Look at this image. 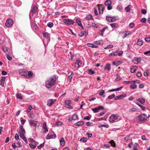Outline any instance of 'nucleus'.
<instances>
[{
  "mask_svg": "<svg viewBox=\"0 0 150 150\" xmlns=\"http://www.w3.org/2000/svg\"><path fill=\"white\" fill-rule=\"evenodd\" d=\"M47 26L50 28H51L53 26V24L52 23V22H49L47 24Z\"/></svg>",
  "mask_w": 150,
  "mask_h": 150,
  "instance_id": "ea45409f",
  "label": "nucleus"
},
{
  "mask_svg": "<svg viewBox=\"0 0 150 150\" xmlns=\"http://www.w3.org/2000/svg\"><path fill=\"white\" fill-rule=\"evenodd\" d=\"M117 8L118 10L120 11L122 9V7L121 5H119L117 6Z\"/></svg>",
  "mask_w": 150,
  "mask_h": 150,
  "instance_id": "864d4df0",
  "label": "nucleus"
},
{
  "mask_svg": "<svg viewBox=\"0 0 150 150\" xmlns=\"http://www.w3.org/2000/svg\"><path fill=\"white\" fill-rule=\"evenodd\" d=\"M4 82L3 81H2L1 80L0 81V84L2 87H4Z\"/></svg>",
  "mask_w": 150,
  "mask_h": 150,
  "instance_id": "052dcab7",
  "label": "nucleus"
},
{
  "mask_svg": "<svg viewBox=\"0 0 150 150\" xmlns=\"http://www.w3.org/2000/svg\"><path fill=\"white\" fill-rule=\"evenodd\" d=\"M84 123V121H79L76 123L75 125L78 126H81L83 125Z\"/></svg>",
  "mask_w": 150,
  "mask_h": 150,
  "instance_id": "412c9836",
  "label": "nucleus"
},
{
  "mask_svg": "<svg viewBox=\"0 0 150 150\" xmlns=\"http://www.w3.org/2000/svg\"><path fill=\"white\" fill-rule=\"evenodd\" d=\"M146 19L145 18H142L140 21L142 23H145L146 21Z\"/></svg>",
  "mask_w": 150,
  "mask_h": 150,
  "instance_id": "6e6d98bb",
  "label": "nucleus"
},
{
  "mask_svg": "<svg viewBox=\"0 0 150 150\" xmlns=\"http://www.w3.org/2000/svg\"><path fill=\"white\" fill-rule=\"evenodd\" d=\"M148 117L147 116L144 114H141L137 117V119L139 121L143 122L145 121Z\"/></svg>",
  "mask_w": 150,
  "mask_h": 150,
  "instance_id": "f03ea898",
  "label": "nucleus"
},
{
  "mask_svg": "<svg viewBox=\"0 0 150 150\" xmlns=\"http://www.w3.org/2000/svg\"><path fill=\"white\" fill-rule=\"evenodd\" d=\"M13 21L11 19H7L5 23V25L7 27H9L13 25Z\"/></svg>",
  "mask_w": 150,
  "mask_h": 150,
  "instance_id": "20e7f679",
  "label": "nucleus"
},
{
  "mask_svg": "<svg viewBox=\"0 0 150 150\" xmlns=\"http://www.w3.org/2000/svg\"><path fill=\"white\" fill-rule=\"evenodd\" d=\"M37 6H36L34 5L33 6V8L32 9V10H31V12H32L33 13H35L36 12V11H37Z\"/></svg>",
  "mask_w": 150,
  "mask_h": 150,
  "instance_id": "a878e982",
  "label": "nucleus"
},
{
  "mask_svg": "<svg viewBox=\"0 0 150 150\" xmlns=\"http://www.w3.org/2000/svg\"><path fill=\"white\" fill-rule=\"evenodd\" d=\"M92 26L96 28H97L98 27V25H96L94 23H92Z\"/></svg>",
  "mask_w": 150,
  "mask_h": 150,
  "instance_id": "69168bd1",
  "label": "nucleus"
},
{
  "mask_svg": "<svg viewBox=\"0 0 150 150\" xmlns=\"http://www.w3.org/2000/svg\"><path fill=\"white\" fill-rule=\"evenodd\" d=\"M137 100L142 104L144 103L145 102V100L143 98H139L137 99Z\"/></svg>",
  "mask_w": 150,
  "mask_h": 150,
  "instance_id": "4be33fe9",
  "label": "nucleus"
},
{
  "mask_svg": "<svg viewBox=\"0 0 150 150\" xmlns=\"http://www.w3.org/2000/svg\"><path fill=\"white\" fill-rule=\"evenodd\" d=\"M141 59L140 57H136L134 58V59L132 60V61L135 64H138L139 62H141Z\"/></svg>",
  "mask_w": 150,
  "mask_h": 150,
  "instance_id": "1a4fd4ad",
  "label": "nucleus"
},
{
  "mask_svg": "<svg viewBox=\"0 0 150 150\" xmlns=\"http://www.w3.org/2000/svg\"><path fill=\"white\" fill-rule=\"evenodd\" d=\"M98 8L99 10V13L102 14L103 13V7L102 4H98Z\"/></svg>",
  "mask_w": 150,
  "mask_h": 150,
  "instance_id": "6e6552de",
  "label": "nucleus"
},
{
  "mask_svg": "<svg viewBox=\"0 0 150 150\" xmlns=\"http://www.w3.org/2000/svg\"><path fill=\"white\" fill-rule=\"evenodd\" d=\"M19 74L21 76H26V71L24 69H21L19 71Z\"/></svg>",
  "mask_w": 150,
  "mask_h": 150,
  "instance_id": "f8f14e48",
  "label": "nucleus"
},
{
  "mask_svg": "<svg viewBox=\"0 0 150 150\" xmlns=\"http://www.w3.org/2000/svg\"><path fill=\"white\" fill-rule=\"evenodd\" d=\"M94 43L98 45H101L103 44V41L102 40H101L99 41H96Z\"/></svg>",
  "mask_w": 150,
  "mask_h": 150,
  "instance_id": "c9c22d12",
  "label": "nucleus"
},
{
  "mask_svg": "<svg viewBox=\"0 0 150 150\" xmlns=\"http://www.w3.org/2000/svg\"><path fill=\"white\" fill-rule=\"evenodd\" d=\"M89 73L90 74H95V72L91 69H90L88 71Z\"/></svg>",
  "mask_w": 150,
  "mask_h": 150,
  "instance_id": "3c124183",
  "label": "nucleus"
},
{
  "mask_svg": "<svg viewBox=\"0 0 150 150\" xmlns=\"http://www.w3.org/2000/svg\"><path fill=\"white\" fill-rule=\"evenodd\" d=\"M88 32L85 30L84 31L81 32L79 34V35L81 37H82L84 35L86 37L88 35Z\"/></svg>",
  "mask_w": 150,
  "mask_h": 150,
  "instance_id": "dca6fc26",
  "label": "nucleus"
},
{
  "mask_svg": "<svg viewBox=\"0 0 150 150\" xmlns=\"http://www.w3.org/2000/svg\"><path fill=\"white\" fill-rule=\"evenodd\" d=\"M56 125L58 126L62 125V122L60 121H59L56 123Z\"/></svg>",
  "mask_w": 150,
  "mask_h": 150,
  "instance_id": "4d7b16f0",
  "label": "nucleus"
},
{
  "mask_svg": "<svg viewBox=\"0 0 150 150\" xmlns=\"http://www.w3.org/2000/svg\"><path fill=\"white\" fill-rule=\"evenodd\" d=\"M132 7V6L130 5H128L127 7L125 8V10L127 12H129L130 11V9Z\"/></svg>",
  "mask_w": 150,
  "mask_h": 150,
  "instance_id": "c756f323",
  "label": "nucleus"
},
{
  "mask_svg": "<svg viewBox=\"0 0 150 150\" xmlns=\"http://www.w3.org/2000/svg\"><path fill=\"white\" fill-rule=\"evenodd\" d=\"M33 74V73L31 71H29L28 73V75L29 77L31 76Z\"/></svg>",
  "mask_w": 150,
  "mask_h": 150,
  "instance_id": "680f3d73",
  "label": "nucleus"
},
{
  "mask_svg": "<svg viewBox=\"0 0 150 150\" xmlns=\"http://www.w3.org/2000/svg\"><path fill=\"white\" fill-rule=\"evenodd\" d=\"M42 128L43 130H44V131L43 132V133L48 132V130L47 128L46 123L45 122H44L42 124Z\"/></svg>",
  "mask_w": 150,
  "mask_h": 150,
  "instance_id": "ddd939ff",
  "label": "nucleus"
},
{
  "mask_svg": "<svg viewBox=\"0 0 150 150\" xmlns=\"http://www.w3.org/2000/svg\"><path fill=\"white\" fill-rule=\"evenodd\" d=\"M43 37L47 38H48L49 36V33L47 32H44L43 33Z\"/></svg>",
  "mask_w": 150,
  "mask_h": 150,
  "instance_id": "473e14b6",
  "label": "nucleus"
},
{
  "mask_svg": "<svg viewBox=\"0 0 150 150\" xmlns=\"http://www.w3.org/2000/svg\"><path fill=\"white\" fill-rule=\"evenodd\" d=\"M142 75V74L141 73V72H138L137 73V76L138 77H141Z\"/></svg>",
  "mask_w": 150,
  "mask_h": 150,
  "instance_id": "e2e57ef3",
  "label": "nucleus"
},
{
  "mask_svg": "<svg viewBox=\"0 0 150 150\" xmlns=\"http://www.w3.org/2000/svg\"><path fill=\"white\" fill-rule=\"evenodd\" d=\"M130 87L131 88L134 89L137 88V85L135 84H132L130 86Z\"/></svg>",
  "mask_w": 150,
  "mask_h": 150,
  "instance_id": "37998d69",
  "label": "nucleus"
},
{
  "mask_svg": "<svg viewBox=\"0 0 150 150\" xmlns=\"http://www.w3.org/2000/svg\"><path fill=\"white\" fill-rule=\"evenodd\" d=\"M113 47V46L112 45H109L108 46H107V47H105L104 48V49H106L107 48H108V49L111 48H112Z\"/></svg>",
  "mask_w": 150,
  "mask_h": 150,
  "instance_id": "13d9d810",
  "label": "nucleus"
},
{
  "mask_svg": "<svg viewBox=\"0 0 150 150\" xmlns=\"http://www.w3.org/2000/svg\"><path fill=\"white\" fill-rule=\"evenodd\" d=\"M80 141H81L83 142H85L87 141V139L83 137L81 139Z\"/></svg>",
  "mask_w": 150,
  "mask_h": 150,
  "instance_id": "09e8293b",
  "label": "nucleus"
},
{
  "mask_svg": "<svg viewBox=\"0 0 150 150\" xmlns=\"http://www.w3.org/2000/svg\"><path fill=\"white\" fill-rule=\"evenodd\" d=\"M144 55H147L148 54H149V55H150V50L144 52Z\"/></svg>",
  "mask_w": 150,
  "mask_h": 150,
  "instance_id": "338daca9",
  "label": "nucleus"
},
{
  "mask_svg": "<svg viewBox=\"0 0 150 150\" xmlns=\"http://www.w3.org/2000/svg\"><path fill=\"white\" fill-rule=\"evenodd\" d=\"M29 124L31 126H33L34 127H36L37 125V124L36 123V121H35L34 120H31L29 121Z\"/></svg>",
  "mask_w": 150,
  "mask_h": 150,
  "instance_id": "f3484780",
  "label": "nucleus"
},
{
  "mask_svg": "<svg viewBox=\"0 0 150 150\" xmlns=\"http://www.w3.org/2000/svg\"><path fill=\"white\" fill-rule=\"evenodd\" d=\"M29 145L30 147V148H32V149H34L36 146V145H35V144L33 145V144H32L31 143L29 144Z\"/></svg>",
  "mask_w": 150,
  "mask_h": 150,
  "instance_id": "58836bf2",
  "label": "nucleus"
},
{
  "mask_svg": "<svg viewBox=\"0 0 150 150\" xmlns=\"http://www.w3.org/2000/svg\"><path fill=\"white\" fill-rule=\"evenodd\" d=\"M123 52L122 51H117L113 52V56H117L118 55L119 56L121 55L123 53Z\"/></svg>",
  "mask_w": 150,
  "mask_h": 150,
  "instance_id": "4468645a",
  "label": "nucleus"
},
{
  "mask_svg": "<svg viewBox=\"0 0 150 150\" xmlns=\"http://www.w3.org/2000/svg\"><path fill=\"white\" fill-rule=\"evenodd\" d=\"M104 107L102 106H99L97 107H96L92 109V110L94 112L96 113L98 112L100 109H103Z\"/></svg>",
  "mask_w": 150,
  "mask_h": 150,
  "instance_id": "423d86ee",
  "label": "nucleus"
},
{
  "mask_svg": "<svg viewBox=\"0 0 150 150\" xmlns=\"http://www.w3.org/2000/svg\"><path fill=\"white\" fill-rule=\"evenodd\" d=\"M56 100L55 99H50L47 100V105L48 107L50 106Z\"/></svg>",
  "mask_w": 150,
  "mask_h": 150,
  "instance_id": "9d476101",
  "label": "nucleus"
},
{
  "mask_svg": "<svg viewBox=\"0 0 150 150\" xmlns=\"http://www.w3.org/2000/svg\"><path fill=\"white\" fill-rule=\"evenodd\" d=\"M115 97V94H113L109 96H108V98L109 99H112L114 98Z\"/></svg>",
  "mask_w": 150,
  "mask_h": 150,
  "instance_id": "c03bdc74",
  "label": "nucleus"
},
{
  "mask_svg": "<svg viewBox=\"0 0 150 150\" xmlns=\"http://www.w3.org/2000/svg\"><path fill=\"white\" fill-rule=\"evenodd\" d=\"M86 19L87 20H91L93 19V18L91 15H89L86 17Z\"/></svg>",
  "mask_w": 150,
  "mask_h": 150,
  "instance_id": "cd10ccee",
  "label": "nucleus"
},
{
  "mask_svg": "<svg viewBox=\"0 0 150 150\" xmlns=\"http://www.w3.org/2000/svg\"><path fill=\"white\" fill-rule=\"evenodd\" d=\"M111 117L113 118L114 120H115L117 119L118 116L117 115H111Z\"/></svg>",
  "mask_w": 150,
  "mask_h": 150,
  "instance_id": "e433bc0d",
  "label": "nucleus"
},
{
  "mask_svg": "<svg viewBox=\"0 0 150 150\" xmlns=\"http://www.w3.org/2000/svg\"><path fill=\"white\" fill-rule=\"evenodd\" d=\"M63 22L67 25L73 24L74 23V21L72 20L69 19H65L63 20Z\"/></svg>",
  "mask_w": 150,
  "mask_h": 150,
  "instance_id": "7ed1b4c3",
  "label": "nucleus"
},
{
  "mask_svg": "<svg viewBox=\"0 0 150 150\" xmlns=\"http://www.w3.org/2000/svg\"><path fill=\"white\" fill-rule=\"evenodd\" d=\"M145 40L146 42H149L150 41V37L146 38H145Z\"/></svg>",
  "mask_w": 150,
  "mask_h": 150,
  "instance_id": "774afa93",
  "label": "nucleus"
},
{
  "mask_svg": "<svg viewBox=\"0 0 150 150\" xmlns=\"http://www.w3.org/2000/svg\"><path fill=\"white\" fill-rule=\"evenodd\" d=\"M123 62L121 61H114L113 63V64L116 66H118L120 64H122Z\"/></svg>",
  "mask_w": 150,
  "mask_h": 150,
  "instance_id": "2eb2a0df",
  "label": "nucleus"
},
{
  "mask_svg": "<svg viewBox=\"0 0 150 150\" xmlns=\"http://www.w3.org/2000/svg\"><path fill=\"white\" fill-rule=\"evenodd\" d=\"M25 133V129L23 128V126L22 125H20V131L18 132V134H23Z\"/></svg>",
  "mask_w": 150,
  "mask_h": 150,
  "instance_id": "9b49d317",
  "label": "nucleus"
},
{
  "mask_svg": "<svg viewBox=\"0 0 150 150\" xmlns=\"http://www.w3.org/2000/svg\"><path fill=\"white\" fill-rule=\"evenodd\" d=\"M110 25L112 27V28H115L117 27L118 26L117 24L116 23H114L110 24Z\"/></svg>",
  "mask_w": 150,
  "mask_h": 150,
  "instance_id": "f704fd0d",
  "label": "nucleus"
},
{
  "mask_svg": "<svg viewBox=\"0 0 150 150\" xmlns=\"http://www.w3.org/2000/svg\"><path fill=\"white\" fill-rule=\"evenodd\" d=\"M56 137V135L54 132L50 133V134H48L46 137V139H50L55 138Z\"/></svg>",
  "mask_w": 150,
  "mask_h": 150,
  "instance_id": "39448f33",
  "label": "nucleus"
},
{
  "mask_svg": "<svg viewBox=\"0 0 150 150\" xmlns=\"http://www.w3.org/2000/svg\"><path fill=\"white\" fill-rule=\"evenodd\" d=\"M16 97L18 99H22V96L20 94H17L16 95Z\"/></svg>",
  "mask_w": 150,
  "mask_h": 150,
  "instance_id": "79ce46f5",
  "label": "nucleus"
},
{
  "mask_svg": "<svg viewBox=\"0 0 150 150\" xmlns=\"http://www.w3.org/2000/svg\"><path fill=\"white\" fill-rule=\"evenodd\" d=\"M72 117L73 120H75L77 118L78 115H74Z\"/></svg>",
  "mask_w": 150,
  "mask_h": 150,
  "instance_id": "a18cd8bd",
  "label": "nucleus"
},
{
  "mask_svg": "<svg viewBox=\"0 0 150 150\" xmlns=\"http://www.w3.org/2000/svg\"><path fill=\"white\" fill-rule=\"evenodd\" d=\"M56 80L57 78L55 75H54L47 79L45 82L46 87L48 88L52 87L54 85Z\"/></svg>",
  "mask_w": 150,
  "mask_h": 150,
  "instance_id": "f257e3e1",
  "label": "nucleus"
},
{
  "mask_svg": "<svg viewBox=\"0 0 150 150\" xmlns=\"http://www.w3.org/2000/svg\"><path fill=\"white\" fill-rule=\"evenodd\" d=\"M126 96V95L125 94H124V95H121L119 96H117L115 97V100H117L120 99H121L124 97H125Z\"/></svg>",
  "mask_w": 150,
  "mask_h": 150,
  "instance_id": "aec40b11",
  "label": "nucleus"
},
{
  "mask_svg": "<svg viewBox=\"0 0 150 150\" xmlns=\"http://www.w3.org/2000/svg\"><path fill=\"white\" fill-rule=\"evenodd\" d=\"M105 127L106 128H108L109 127V125L108 124H106L105 125H101L99 127Z\"/></svg>",
  "mask_w": 150,
  "mask_h": 150,
  "instance_id": "5fc2aeb1",
  "label": "nucleus"
},
{
  "mask_svg": "<svg viewBox=\"0 0 150 150\" xmlns=\"http://www.w3.org/2000/svg\"><path fill=\"white\" fill-rule=\"evenodd\" d=\"M143 43V41L140 38H139L137 40V45L139 46H141Z\"/></svg>",
  "mask_w": 150,
  "mask_h": 150,
  "instance_id": "6ab92c4d",
  "label": "nucleus"
},
{
  "mask_svg": "<svg viewBox=\"0 0 150 150\" xmlns=\"http://www.w3.org/2000/svg\"><path fill=\"white\" fill-rule=\"evenodd\" d=\"M137 110V109L135 108H132L129 109V112H135Z\"/></svg>",
  "mask_w": 150,
  "mask_h": 150,
  "instance_id": "49530a36",
  "label": "nucleus"
},
{
  "mask_svg": "<svg viewBox=\"0 0 150 150\" xmlns=\"http://www.w3.org/2000/svg\"><path fill=\"white\" fill-rule=\"evenodd\" d=\"M44 142H43L42 143L40 144L39 145L37 146V148L38 149H40L42 146H44Z\"/></svg>",
  "mask_w": 150,
  "mask_h": 150,
  "instance_id": "8fccbe9b",
  "label": "nucleus"
},
{
  "mask_svg": "<svg viewBox=\"0 0 150 150\" xmlns=\"http://www.w3.org/2000/svg\"><path fill=\"white\" fill-rule=\"evenodd\" d=\"M122 88V87L121 86L119 88H116L115 89H112L111 90H109V92H113V91H119L121 90Z\"/></svg>",
  "mask_w": 150,
  "mask_h": 150,
  "instance_id": "b1692460",
  "label": "nucleus"
},
{
  "mask_svg": "<svg viewBox=\"0 0 150 150\" xmlns=\"http://www.w3.org/2000/svg\"><path fill=\"white\" fill-rule=\"evenodd\" d=\"M60 145L62 146H63L65 144V141L63 138H62L60 140Z\"/></svg>",
  "mask_w": 150,
  "mask_h": 150,
  "instance_id": "bb28decb",
  "label": "nucleus"
},
{
  "mask_svg": "<svg viewBox=\"0 0 150 150\" xmlns=\"http://www.w3.org/2000/svg\"><path fill=\"white\" fill-rule=\"evenodd\" d=\"M106 19L107 21H108L109 22H111V17H108L107 16Z\"/></svg>",
  "mask_w": 150,
  "mask_h": 150,
  "instance_id": "de8ad7c7",
  "label": "nucleus"
},
{
  "mask_svg": "<svg viewBox=\"0 0 150 150\" xmlns=\"http://www.w3.org/2000/svg\"><path fill=\"white\" fill-rule=\"evenodd\" d=\"M25 134H19L20 137L26 143H27L28 142L27 140L26 139L25 137L24 136Z\"/></svg>",
  "mask_w": 150,
  "mask_h": 150,
  "instance_id": "5701e85b",
  "label": "nucleus"
},
{
  "mask_svg": "<svg viewBox=\"0 0 150 150\" xmlns=\"http://www.w3.org/2000/svg\"><path fill=\"white\" fill-rule=\"evenodd\" d=\"M112 118H112L111 117V116L110 117L109 121L110 122H112L115 121V120H114V119Z\"/></svg>",
  "mask_w": 150,
  "mask_h": 150,
  "instance_id": "0e129e2a",
  "label": "nucleus"
},
{
  "mask_svg": "<svg viewBox=\"0 0 150 150\" xmlns=\"http://www.w3.org/2000/svg\"><path fill=\"white\" fill-rule=\"evenodd\" d=\"M8 50V48L6 47H3V50L4 52H6Z\"/></svg>",
  "mask_w": 150,
  "mask_h": 150,
  "instance_id": "603ef678",
  "label": "nucleus"
},
{
  "mask_svg": "<svg viewBox=\"0 0 150 150\" xmlns=\"http://www.w3.org/2000/svg\"><path fill=\"white\" fill-rule=\"evenodd\" d=\"M32 109H33L32 106L30 105H28V108L27 110L26 111V112H30L31 111V110Z\"/></svg>",
  "mask_w": 150,
  "mask_h": 150,
  "instance_id": "4c0bfd02",
  "label": "nucleus"
},
{
  "mask_svg": "<svg viewBox=\"0 0 150 150\" xmlns=\"http://www.w3.org/2000/svg\"><path fill=\"white\" fill-rule=\"evenodd\" d=\"M117 18L115 17H111V22H115Z\"/></svg>",
  "mask_w": 150,
  "mask_h": 150,
  "instance_id": "a19ab883",
  "label": "nucleus"
},
{
  "mask_svg": "<svg viewBox=\"0 0 150 150\" xmlns=\"http://www.w3.org/2000/svg\"><path fill=\"white\" fill-rule=\"evenodd\" d=\"M109 143H110L111 145L113 147H115V144L113 140H111V141H110L109 142Z\"/></svg>",
  "mask_w": 150,
  "mask_h": 150,
  "instance_id": "72a5a7b5",
  "label": "nucleus"
},
{
  "mask_svg": "<svg viewBox=\"0 0 150 150\" xmlns=\"http://www.w3.org/2000/svg\"><path fill=\"white\" fill-rule=\"evenodd\" d=\"M146 10L144 9H142V13L144 14H145L146 13Z\"/></svg>",
  "mask_w": 150,
  "mask_h": 150,
  "instance_id": "bf43d9fd",
  "label": "nucleus"
},
{
  "mask_svg": "<svg viewBox=\"0 0 150 150\" xmlns=\"http://www.w3.org/2000/svg\"><path fill=\"white\" fill-rule=\"evenodd\" d=\"M111 3L112 2L110 0H107L105 1V5L108 6L110 5Z\"/></svg>",
  "mask_w": 150,
  "mask_h": 150,
  "instance_id": "7c9ffc66",
  "label": "nucleus"
},
{
  "mask_svg": "<svg viewBox=\"0 0 150 150\" xmlns=\"http://www.w3.org/2000/svg\"><path fill=\"white\" fill-rule=\"evenodd\" d=\"M110 65L109 64H107L105 67V69H107L109 71L110 69Z\"/></svg>",
  "mask_w": 150,
  "mask_h": 150,
  "instance_id": "2f4dec72",
  "label": "nucleus"
},
{
  "mask_svg": "<svg viewBox=\"0 0 150 150\" xmlns=\"http://www.w3.org/2000/svg\"><path fill=\"white\" fill-rule=\"evenodd\" d=\"M71 102V101L70 100H67L65 101V107L69 109H72L73 108L72 106L70 105Z\"/></svg>",
  "mask_w": 150,
  "mask_h": 150,
  "instance_id": "0eeeda50",
  "label": "nucleus"
},
{
  "mask_svg": "<svg viewBox=\"0 0 150 150\" xmlns=\"http://www.w3.org/2000/svg\"><path fill=\"white\" fill-rule=\"evenodd\" d=\"M87 45L88 47H91L93 48H97L98 47L91 43H88L87 44Z\"/></svg>",
  "mask_w": 150,
  "mask_h": 150,
  "instance_id": "c85d7f7f",
  "label": "nucleus"
},
{
  "mask_svg": "<svg viewBox=\"0 0 150 150\" xmlns=\"http://www.w3.org/2000/svg\"><path fill=\"white\" fill-rule=\"evenodd\" d=\"M76 22L79 26L80 27H82V25L79 18H77L76 19Z\"/></svg>",
  "mask_w": 150,
  "mask_h": 150,
  "instance_id": "393cba45",
  "label": "nucleus"
},
{
  "mask_svg": "<svg viewBox=\"0 0 150 150\" xmlns=\"http://www.w3.org/2000/svg\"><path fill=\"white\" fill-rule=\"evenodd\" d=\"M82 63L81 61L79 60H77L75 63V66L76 67L79 68L81 65Z\"/></svg>",
  "mask_w": 150,
  "mask_h": 150,
  "instance_id": "a211bd4d",
  "label": "nucleus"
}]
</instances>
